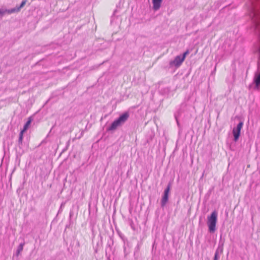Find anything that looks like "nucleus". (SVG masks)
Here are the masks:
<instances>
[{"mask_svg": "<svg viewBox=\"0 0 260 260\" xmlns=\"http://www.w3.org/2000/svg\"><path fill=\"white\" fill-rule=\"evenodd\" d=\"M217 221V213L216 211H213L210 216L207 217V225L209 231L213 233L216 229V223Z\"/></svg>", "mask_w": 260, "mask_h": 260, "instance_id": "obj_1", "label": "nucleus"}, {"mask_svg": "<svg viewBox=\"0 0 260 260\" xmlns=\"http://www.w3.org/2000/svg\"><path fill=\"white\" fill-rule=\"evenodd\" d=\"M243 123L242 122H240L239 123V124L237 125V127L236 128H233V134L234 137V140L235 141H237L240 135L241 131L242 129V127L243 126Z\"/></svg>", "mask_w": 260, "mask_h": 260, "instance_id": "obj_2", "label": "nucleus"}, {"mask_svg": "<svg viewBox=\"0 0 260 260\" xmlns=\"http://www.w3.org/2000/svg\"><path fill=\"white\" fill-rule=\"evenodd\" d=\"M170 190V186L169 185L165 190L164 196L162 197L161 203L162 205H165L168 200L169 193Z\"/></svg>", "mask_w": 260, "mask_h": 260, "instance_id": "obj_3", "label": "nucleus"}, {"mask_svg": "<svg viewBox=\"0 0 260 260\" xmlns=\"http://www.w3.org/2000/svg\"><path fill=\"white\" fill-rule=\"evenodd\" d=\"M162 0H152L153 4V9L154 11H157L161 7Z\"/></svg>", "mask_w": 260, "mask_h": 260, "instance_id": "obj_4", "label": "nucleus"}, {"mask_svg": "<svg viewBox=\"0 0 260 260\" xmlns=\"http://www.w3.org/2000/svg\"><path fill=\"white\" fill-rule=\"evenodd\" d=\"M184 60L182 58L181 56H177L175 57L174 60L171 62V64H173L175 66L178 67L181 64V63Z\"/></svg>", "mask_w": 260, "mask_h": 260, "instance_id": "obj_5", "label": "nucleus"}, {"mask_svg": "<svg viewBox=\"0 0 260 260\" xmlns=\"http://www.w3.org/2000/svg\"><path fill=\"white\" fill-rule=\"evenodd\" d=\"M128 114L126 113H125L122 114L117 119V120L119 122L120 125L124 123L128 118Z\"/></svg>", "mask_w": 260, "mask_h": 260, "instance_id": "obj_6", "label": "nucleus"}, {"mask_svg": "<svg viewBox=\"0 0 260 260\" xmlns=\"http://www.w3.org/2000/svg\"><path fill=\"white\" fill-rule=\"evenodd\" d=\"M26 4V1L25 0H24L22 2L20 7L17 8H14V9H11V10H8L7 12H8V13H14V12H18L20 9L23 7Z\"/></svg>", "mask_w": 260, "mask_h": 260, "instance_id": "obj_7", "label": "nucleus"}, {"mask_svg": "<svg viewBox=\"0 0 260 260\" xmlns=\"http://www.w3.org/2000/svg\"><path fill=\"white\" fill-rule=\"evenodd\" d=\"M254 82L255 84V86L257 88L260 86V73H258L255 74Z\"/></svg>", "mask_w": 260, "mask_h": 260, "instance_id": "obj_8", "label": "nucleus"}, {"mask_svg": "<svg viewBox=\"0 0 260 260\" xmlns=\"http://www.w3.org/2000/svg\"><path fill=\"white\" fill-rule=\"evenodd\" d=\"M120 125V124L117 120H115L111 124V126L108 128L109 131H113L118 126Z\"/></svg>", "mask_w": 260, "mask_h": 260, "instance_id": "obj_9", "label": "nucleus"}, {"mask_svg": "<svg viewBox=\"0 0 260 260\" xmlns=\"http://www.w3.org/2000/svg\"><path fill=\"white\" fill-rule=\"evenodd\" d=\"M31 121H32L31 118H29V119L28 120V121L26 122V123L24 125L22 131H23L24 132H25L27 129V128H28V127L29 126V125L30 124Z\"/></svg>", "mask_w": 260, "mask_h": 260, "instance_id": "obj_10", "label": "nucleus"}, {"mask_svg": "<svg viewBox=\"0 0 260 260\" xmlns=\"http://www.w3.org/2000/svg\"><path fill=\"white\" fill-rule=\"evenodd\" d=\"M25 132H24L23 131H21L20 133V135H19V141H22V139H23V133H24Z\"/></svg>", "mask_w": 260, "mask_h": 260, "instance_id": "obj_11", "label": "nucleus"}, {"mask_svg": "<svg viewBox=\"0 0 260 260\" xmlns=\"http://www.w3.org/2000/svg\"><path fill=\"white\" fill-rule=\"evenodd\" d=\"M188 53H189L188 51H186V52H185L183 53V55L181 56L182 58L184 60L185 57H186V55H187V54H188Z\"/></svg>", "mask_w": 260, "mask_h": 260, "instance_id": "obj_12", "label": "nucleus"}, {"mask_svg": "<svg viewBox=\"0 0 260 260\" xmlns=\"http://www.w3.org/2000/svg\"><path fill=\"white\" fill-rule=\"evenodd\" d=\"M7 10H6L5 11H2V10H0V15H3V14H4L5 13H8L7 12Z\"/></svg>", "mask_w": 260, "mask_h": 260, "instance_id": "obj_13", "label": "nucleus"}, {"mask_svg": "<svg viewBox=\"0 0 260 260\" xmlns=\"http://www.w3.org/2000/svg\"><path fill=\"white\" fill-rule=\"evenodd\" d=\"M217 258L216 255L215 256V259Z\"/></svg>", "mask_w": 260, "mask_h": 260, "instance_id": "obj_14", "label": "nucleus"}]
</instances>
